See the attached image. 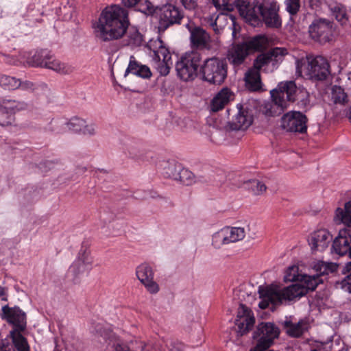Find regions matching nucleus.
<instances>
[{
    "mask_svg": "<svg viewBox=\"0 0 351 351\" xmlns=\"http://www.w3.org/2000/svg\"><path fill=\"white\" fill-rule=\"evenodd\" d=\"M130 21L128 10L119 5H111L104 9L95 26L96 36L104 42L118 40L126 34V46L138 47L143 36L136 28L128 29Z\"/></svg>",
    "mask_w": 351,
    "mask_h": 351,
    "instance_id": "f257e3e1",
    "label": "nucleus"
},
{
    "mask_svg": "<svg viewBox=\"0 0 351 351\" xmlns=\"http://www.w3.org/2000/svg\"><path fill=\"white\" fill-rule=\"evenodd\" d=\"M300 284H293L286 287L271 285L259 289L261 301L258 306L261 309L269 307V304L280 305L283 301H291L306 295L309 291H314L318 285L323 282L318 275H303Z\"/></svg>",
    "mask_w": 351,
    "mask_h": 351,
    "instance_id": "f03ea898",
    "label": "nucleus"
},
{
    "mask_svg": "<svg viewBox=\"0 0 351 351\" xmlns=\"http://www.w3.org/2000/svg\"><path fill=\"white\" fill-rule=\"evenodd\" d=\"M241 16L252 25L263 23L267 27L278 29L282 26L280 6L275 0H234Z\"/></svg>",
    "mask_w": 351,
    "mask_h": 351,
    "instance_id": "7ed1b4c3",
    "label": "nucleus"
},
{
    "mask_svg": "<svg viewBox=\"0 0 351 351\" xmlns=\"http://www.w3.org/2000/svg\"><path fill=\"white\" fill-rule=\"evenodd\" d=\"M303 89L304 88L298 87L294 81L280 82L276 88L270 91L272 101L265 106V114L267 116L280 115L295 101L299 91Z\"/></svg>",
    "mask_w": 351,
    "mask_h": 351,
    "instance_id": "20e7f679",
    "label": "nucleus"
},
{
    "mask_svg": "<svg viewBox=\"0 0 351 351\" xmlns=\"http://www.w3.org/2000/svg\"><path fill=\"white\" fill-rule=\"evenodd\" d=\"M267 41L265 36L258 35L241 43L235 44L228 51V59L234 66H239L250 53L265 49Z\"/></svg>",
    "mask_w": 351,
    "mask_h": 351,
    "instance_id": "39448f33",
    "label": "nucleus"
},
{
    "mask_svg": "<svg viewBox=\"0 0 351 351\" xmlns=\"http://www.w3.org/2000/svg\"><path fill=\"white\" fill-rule=\"evenodd\" d=\"M202 78L210 84L220 85L228 73V65L225 60L218 58L207 59L202 67Z\"/></svg>",
    "mask_w": 351,
    "mask_h": 351,
    "instance_id": "423d86ee",
    "label": "nucleus"
},
{
    "mask_svg": "<svg viewBox=\"0 0 351 351\" xmlns=\"http://www.w3.org/2000/svg\"><path fill=\"white\" fill-rule=\"evenodd\" d=\"M201 56L197 51L186 52L177 62L176 68L178 77L184 81H192L197 75Z\"/></svg>",
    "mask_w": 351,
    "mask_h": 351,
    "instance_id": "0eeeda50",
    "label": "nucleus"
},
{
    "mask_svg": "<svg viewBox=\"0 0 351 351\" xmlns=\"http://www.w3.org/2000/svg\"><path fill=\"white\" fill-rule=\"evenodd\" d=\"M249 225L246 227H225L213 235L212 244L215 248H220L223 245L241 241L250 231Z\"/></svg>",
    "mask_w": 351,
    "mask_h": 351,
    "instance_id": "6e6552de",
    "label": "nucleus"
},
{
    "mask_svg": "<svg viewBox=\"0 0 351 351\" xmlns=\"http://www.w3.org/2000/svg\"><path fill=\"white\" fill-rule=\"evenodd\" d=\"M335 32L333 22L325 19L315 20L308 28L311 38L321 44L331 42L334 38Z\"/></svg>",
    "mask_w": 351,
    "mask_h": 351,
    "instance_id": "1a4fd4ad",
    "label": "nucleus"
},
{
    "mask_svg": "<svg viewBox=\"0 0 351 351\" xmlns=\"http://www.w3.org/2000/svg\"><path fill=\"white\" fill-rule=\"evenodd\" d=\"M155 15L158 19L159 32L165 31L173 24L180 23L183 14L180 10L171 3L155 6Z\"/></svg>",
    "mask_w": 351,
    "mask_h": 351,
    "instance_id": "9d476101",
    "label": "nucleus"
},
{
    "mask_svg": "<svg viewBox=\"0 0 351 351\" xmlns=\"http://www.w3.org/2000/svg\"><path fill=\"white\" fill-rule=\"evenodd\" d=\"M93 258L90 256V251L87 247L84 248V245L79 252L77 258L70 266L68 272V278H71L74 284L80 282V276L85 271L91 269Z\"/></svg>",
    "mask_w": 351,
    "mask_h": 351,
    "instance_id": "9b49d317",
    "label": "nucleus"
},
{
    "mask_svg": "<svg viewBox=\"0 0 351 351\" xmlns=\"http://www.w3.org/2000/svg\"><path fill=\"white\" fill-rule=\"evenodd\" d=\"M28 105L22 101L3 99L0 103V125H11L15 121V113L25 110Z\"/></svg>",
    "mask_w": 351,
    "mask_h": 351,
    "instance_id": "f8f14e48",
    "label": "nucleus"
},
{
    "mask_svg": "<svg viewBox=\"0 0 351 351\" xmlns=\"http://www.w3.org/2000/svg\"><path fill=\"white\" fill-rule=\"evenodd\" d=\"M306 66L308 77L314 80H325L330 74V64L323 56L308 57Z\"/></svg>",
    "mask_w": 351,
    "mask_h": 351,
    "instance_id": "ddd939ff",
    "label": "nucleus"
},
{
    "mask_svg": "<svg viewBox=\"0 0 351 351\" xmlns=\"http://www.w3.org/2000/svg\"><path fill=\"white\" fill-rule=\"evenodd\" d=\"M308 119L299 111H291L281 118V127L287 132L305 133L307 130Z\"/></svg>",
    "mask_w": 351,
    "mask_h": 351,
    "instance_id": "4468645a",
    "label": "nucleus"
},
{
    "mask_svg": "<svg viewBox=\"0 0 351 351\" xmlns=\"http://www.w3.org/2000/svg\"><path fill=\"white\" fill-rule=\"evenodd\" d=\"M158 43L157 50H155V67L161 75H167L173 64L171 55L160 38H158Z\"/></svg>",
    "mask_w": 351,
    "mask_h": 351,
    "instance_id": "2eb2a0df",
    "label": "nucleus"
},
{
    "mask_svg": "<svg viewBox=\"0 0 351 351\" xmlns=\"http://www.w3.org/2000/svg\"><path fill=\"white\" fill-rule=\"evenodd\" d=\"M254 323L255 317L252 310L245 304H240L235 319V324L238 326V334L243 336L247 333Z\"/></svg>",
    "mask_w": 351,
    "mask_h": 351,
    "instance_id": "dca6fc26",
    "label": "nucleus"
},
{
    "mask_svg": "<svg viewBox=\"0 0 351 351\" xmlns=\"http://www.w3.org/2000/svg\"><path fill=\"white\" fill-rule=\"evenodd\" d=\"M287 53L286 49L280 47H275L267 52L261 53L254 60L253 67L260 71L270 62H272L274 65L276 64Z\"/></svg>",
    "mask_w": 351,
    "mask_h": 351,
    "instance_id": "f3484780",
    "label": "nucleus"
},
{
    "mask_svg": "<svg viewBox=\"0 0 351 351\" xmlns=\"http://www.w3.org/2000/svg\"><path fill=\"white\" fill-rule=\"evenodd\" d=\"M7 321L14 326L15 332H21L26 328V315L19 308H12L8 306L2 308Z\"/></svg>",
    "mask_w": 351,
    "mask_h": 351,
    "instance_id": "a211bd4d",
    "label": "nucleus"
},
{
    "mask_svg": "<svg viewBox=\"0 0 351 351\" xmlns=\"http://www.w3.org/2000/svg\"><path fill=\"white\" fill-rule=\"evenodd\" d=\"M186 27L190 32V40L193 47L206 48L210 42L209 34L202 27L187 23Z\"/></svg>",
    "mask_w": 351,
    "mask_h": 351,
    "instance_id": "6ab92c4d",
    "label": "nucleus"
},
{
    "mask_svg": "<svg viewBox=\"0 0 351 351\" xmlns=\"http://www.w3.org/2000/svg\"><path fill=\"white\" fill-rule=\"evenodd\" d=\"M332 249L335 252L343 256L347 252L350 256L351 251V234L348 229H342L339 232L338 236L332 243Z\"/></svg>",
    "mask_w": 351,
    "mask_h": 351,
    "instance_id": "aec40b11",
    "label": "nucleus"
},
{
    "mask_svg": "<svg viewBox=\"0 0 351 351\" xmlns=\"http://www.w3.org/2000/svg\"><path fill=\"white\" fill-rule=\"evenodd\" d=\"M332 240V235L326 229H319L311 234L310 245L311 249L316 251H323L328 247Z\"/></svg>",
    "mask_w": 351,
    "mask_h": 351,
    "instance_id": "412c9836",
    "label": "nucleus"
},
{
    "mask_svg": "<svg viewBox=\"0 0 351 351\" xmlns=\"http://www.w3.org/2000/svg\"><path fill=\"white\" fill-rule=\"evenodd\" d=\"M252 123V119L249 115L248 112L243 109L242 106L238 107V112L229 121L228 124L231 130H246Z\"/></svg>",
    "mask_w": 351,
    "mask_h": 351,
    "instance_id": "4be33fe9",
    "label": "nucleus"
},
{
    "mask_svg": "<svg viewBox=\"0 0 351 351\" xmlns=\"http://www.w3.org/2000/svg\"><path fill=\"white\" fill-rule=\"evenodd\" d=\"M136 275L141 282L151 293H154V271L147 263H143L136 269Z\"/></svg>",
    "mask_w": 351,
    "mask_h": 351,
    "instance_id": "5701e85b",
    "label": "nucleus"
},
{
    "mask_svg": "<svg viewBox=\"0 0 351 351\" xmlns=\"http://www.w3.org/2000/svg\"><path fill=\"white\" fill-rule=\"evenodd\" d=\"M282 326L285 333L292 338H300L308 330V324L302 319L294 323L291 319H287L282 322Z\"/></svg>",
    "mask_w": 351,
    "mask_h": 351,
    "instance_id": "b1692460",
    "label": "nucleus"
},
{
    "mask_svg": "<svg viewBox=\"0 0 351 351\" xmlns=\"http://www.w3.org/2000/svg\"><path fill=\"white\" fill-rule=\"evenodd\" d=\"M182 165L174 160L158 162V168L166 178L176 180Z\"/></svg>",
    "mask_w": 351,
    "mask_h": 351,
    "instance_id": "393cba45",
    "label": "nucleus"
},
{
    "mask_svg": "<svg viewBox=\"0 0 351 351\" xmlns=\"http://www.w3.org/2000/svg\"><path fill=\"white\" fill-rule=\"evenodd\" d=\"M52 58L51 51L48 49H40L31 52L27 58V63L33 67H45L47 60Z\"/></svg>",
    "mask_w": 351,
    "mask_h": 351,
    "instance_id": "a878e982",
    "label": "nucleus"
},
{
    "mask_svg": "<svg viewBox=\"0 0 351 351\" xmlns=\"http://www.w3.org/2000/svg\"><path fill=\"white\" fill-rule=\"evenodd\" d=\"M333 220L336 224L351 227V200L346 202L343 207L336 208Z\"/></svg>",
    "mask_w": 351,
    "mask_h": 351,
    "instance_id": "bb28decb",
    "label": "nucleus"
},
{
    "mask_svg": "<svg viewBox=\"0 0 351 351\" xmlns=\"http://www.w3.org/2000/svg\"><path fill=\"white\" fill-rule=\"evenodd\" d=\"M132 73L142 78H149L152 73L150 69L136 60L135 58L132 56L130 58L128 66L125 71V75Z\"/></svg>",
    "mask_w": 351,
    "mask_h": 351,
    "instance_id": "cd10ccee",
    "label": "nucleus"
},
{
    "mask_svg": "<svg viewBox=\"0 0 351 351\" xmlns=\"http://www.w3.org/2000/svg\"><path fill=\"white\" fill-rule=\"evenodd\" d=\"M328 98L330 104L335 106H344L349 101L348 95L345 90L337 85H333L330 87L328 92Z\"/></svg>",
    "mask_w": 351,
    "mask_h": 351,
    "instance_id": "c85d7f7f",
    "label": "nucleus"
},
{
    "mask_svg": "<svg viewBox=\"0 0 351 351\" xmlns=\"http://www.w3.org/2000/svg\"><path fill=\"white\" fill-rule=\"evenodd\" d=\"M232 93L228 88H222L212 99L210 104V110L212 112H217L223 109L230 101Z\"/></svg>",
    "mask_w": 351,
    "mask_h": 351,
    "instance_id": "c756f323",
    "label": "nucleus"
},
{
    "mask_svg": "<svg viewBox=\"0 0 351 351\" xmlns=\"http://www.w3.org/2000/svg\"><path fill=\"white\" fill-rule=\"evenodd\" d=\"M245 80L248 88L251 90L256 91L261 88L259 70L252 68L245 73Z\"/></svg>",
    "mask_w": 351,
    "mask_h": 351,
    "instance_id": "7c9ffc66",
    "label": "nucleus"
},
{
    "mask_svg": "<svg viewBox=\"0 0 351 351\" xmlns=\"http://www.w3.org/2000/svg\"><path fill=\"white\" fill-rule=\"evenodd\" d=\"M19 88L23 90L31 92L36 95L44 94L48 90L47 85L45 83L32 82L28 80H20Z\"/></svg>",
    "mask_w": 351,
    "mask_h": 351,
    "instance_id": "2f4dec72",
    "label": "nucleus"
},
{
    "mask_svg": "<svg viewBox=\"0 0 351 351\" xmlns=\"http://www.w3.org/2000/svg\"><path fill=\"white\" fill-rule=\"evenodd\" d=\"M14 347L17 351H29V346L25 337L21 332H10Z\"/></svg>",
    "mask_w": 351,
    "mask_h": 351,
    "instance_id": "473e14b6",
    "label": "nucleus"
},
{
    "mask_svg": "<svg viewBox=\"0 0 351 351\" xmlns=\"http://www.w3.org/2000/svg\"><path fill=\"white\" fill-rule=\"evenodd\" d=\"M45 68L53 70L62 74H67L71 71L69 66L53 58L50 60H47V62H45Z\"/></svg>",
    "mask_w": 351,
    "mask_h": 351,
    "instance_id": "72a5a7b5",
    "label": "nucleus"
},
{
    "mask_svg": "<svg viewBox=\"0 0 351 351\" xmlns=\"http://www.w3.org/2000/svg\"><path fill=\"white\" fill-rule=\"evenodd\" d=\"M90 330L91 332L97 334L105 339L110 337V333L112 332L108 324H104L100 322H92Z\"/></svg>",
    "mask_w": 351,
    "mask_h": 351,
    "instance_id": "f704fd0d",
    "label": "nucleus"
},
{
    "mask_svg": "<svg viewBox=\"0 0 351 351\" xmlns=\"http://www.w3.org/2000/svg\"><path fill=\"white\" fill-rule=\"evenodd\" d=\"M330 10L336 20L343 25L348 21V16L346 8L342 5H335L331 7Z\"/></svg>",
    "mask_w": 351,
    "mask_h": 351,
    "instance_id": "c9c22d12",
    "label": "nucleus"
},
{
    "mask_svg": "<svg viewBox=\"0 0 351 351\" xmlns=\"http://www.w3.org/2000/svg\"><path fill=\"white\" fill-rule=\"evenodd\" d=\"M176 180L184 185L190 186L195 182V177L191 171L182 167V169L179 171Z\"/></svg>",
    "mask_w": 351,
    "mask_h": 351,
    "instance_id": "e433bc0d",
    "label": "nucleus"
},
{
    "mask_svg": "<svg viewBox=\"0 0 351 351\" xmlns=\"http://www.w3.org/2000/svg\"><path fill=\"white\" fill-rule=\"evenodd\" d=\"M19 79L6 75H0V86L5 89L15 90L19 88Z\"/></svg>",
    "mask_w": 351,
    "mask_h": 351,
    "instance_id": "4c0bfd02",
    "label": "nucleus"
},
{
    "mask_svg": "<svg viewBox=\"0 0 351 351\" xmlns=\"http://www.w3.org/2000/svg\"><path fill=\"white\" fill-rule=\"evenodd\" d=\"M313 268L317 273L316 275H318L320 278L321 276L335 271L337 269V265L332 263L319 261L315 264Z\"/></svg>",
    "mask_w": 351,
    "mask_h": 351,
    "instance_id": "58836bf2",
    "label": "nucleus"
},
{
    "mask_svg": "<svg viewBox=\"0 0 351 351\" xmlns=\"http://www.w3.org/2000/svg\"><path fill=\"white\" fill-rule=\"evenodd\" d=\"M227 19L228 16L221 14L217 15L215 19H213V17H210L209 19H208L207 23H208L209 26L213 28L216 34H220L221 32L223 30L222 23L227 21Z\"/></svg>",
    "mask_w": 351,
    "mask_h": 351,
    "instance_id": "ea45409f",
    "label": "nucleus"
},
{
    "mask_svg": "<svg viewBox=\"0 0 351 351\" xmlns=\"http://www.w3.org/2000/svg\"><path fill=\"white\" fill-rule=\"evenodd\" d=\"M293 104L301 109L306 108L310 106V95L309 93L304 88L302 91H299L298 97L295 99Z\"/></svg>",
    "mask_w": 351,
    "mask_h": 351,
    "instance_id": "a19ab883",
    "label": "nucleus"
},
{
    "mask_svg": "<svg viewBox=\"0 0 351 351\" xmlns=\"http://www.w3.org/2000/svg\"><path fill=\"white\" fill-rule=\"evenodd\" d=\"M66 127L69 130L73 132H82V128L85 126V120L77 117H74L70 119L66 123Z\"/></svg>",
    "mask_w": 351,
    "mask_h": 351,
    "instance_id": "79ce46f5",
    "label": "nucleus"
},
{
    "mask_svg": "<svg viewBox=\"0 0 351 351\" xmlns=\"http://www.w3.org/2000/svg\"><path fill=\"white\" fill-rule=\"evenodd\" d=\"M302 274H299L298 267L293 265L287 269L284 278L286 282H300L302 279Z\"/></svg>",
    "mask_w": 351,
    "mask_h": 351,
    "instance_id": "37998d69",
    "label": "nucleus"
},
{
    "mask_svg": "<svg viewBox=\"0 0 351 351\" xmlns=\"http://www.w3.org/2000/svg\"><path fill=\"white\" fill-rule=\"evenodd\" d=\"M287 12L291 16L296 15L300 9V0H285Z\"/></svg>",
    "mask_w": 351,
    "mask_h": 351,
    "instance_id": "c03bdc74",
    "label": "nucleus"
},
{
    "mask_svg": "<svg viewBox=\"0 0 351 351\" xmlns=\"http://www.w3.org/2000/svg\"><path fill=\"white\" fill-rule=\"evenodd\" d=\"M250 189L254 195H259L265 192L267 187L265 184L259 180H252L250 182Z\"/></svg>",
    "mask_w": 351,
    "mask_h": 351,
    "instance_id": "a18cd8bd",
    "label": "nucleus"
},
{
    "mask_svg": "<svg viewBox=\"0 0 351 351\" xmlns=\"http://www.w3.org/2000/svg\"><path fill=\"white\" fill-rule=\"evenodd\" d=\"M230 0H212L213 3L217 8L231 11L233 10V5L230 3Z\"/></svg>",
    "mask_w": 351,
    "mask_h": 351,
    "instance_id": "49530a36",
    "label": "nucleus"
},
{
    "mask_svg": "<svg viewBox=\"0 0 351 351\" xmlns=\"http://www.w3.org/2000/svg\"><path fill=\"white\" fill-rule=\"evenodd\" d=\"M97 130V126L94 123L86 124L85 122V126L83 127L82 132L84 135L92 136L95 134Z\"/></svg>",
    "mask_w": 351,
    "mask_h": 351,
    "instance_id": "de8ad7c7",
    "label": "nucleus"
},
{
    "mask_svg": "<svg viewBox=\"0 0 351 351\" xmlns=\"http://www.w3.org/2000/svg\"><path fill=\"white\" fill-rule=\"evenodd\" d=\"M342 288L351 293V273L346 276L341 282Z\"/></svg>",
    "mask_w": 351,
    "mask_h": 351,
    "instance_id": "09e8293b",
    "label": "nucleus"
},
{
    "mask_svg": "<svg viewBox=\"0 0 351 351\" xmlns=\"http://www.w3.org/2000/svg\"><path fill=\"white\" fill-rule=\"evenodd\" d=\"M182 5L186 9L193 10L197 6V3L195 0H181Z\"/></svg>",
    "mask_w": 351,
    "mask_h": 351,
    "instance_id": "8fccbe9b",
    "label": "nucleus"
},
{
    "mask_svg": "<svg viewBox=\"0 0 351 351\" xmlns=\"http://www.w3.org/2000/svg\"><path fill=\"white\" fill-rule=\"evenodd\" d=\"M154 107V102L152 97H147L143 104V108L147 111H152Z\"/></svg>",
    "mask_w": 351,
    "mask_h": 351,
    "instance_id": "3c124183",
    "label": "nucleus"
},
{
    "mask_svg": "<svg viewBox=\"0 0 351 351\" xmlns=\"http://www.w3.org/2000/svg\"><path fill=\"white\" fill-rule=\"evenodd\" d=\"M121 1H122V3L123 4V5L125 7H128V8H132V7L135 6L140 1V0H121Z\"/></svg>",
    "mask_w": 351,
    "mask_h": 351,
    "instance_id": "603ef678",
    "label": "nucleus"
},
{
    "mask_svg": "<svg viewBox=\"0 0 351 351\" xmlns=\"http://www.w3.org/2000/svg\"><path fill=\"white\" fill-rule=\"evenodd\" d=\"M344 270H346L348 272L351 273V261L348 262L344 267Z\"/></svg>",
    "mask_w": 351,
    "mask_h": 351,
    "instance_id": "864d4df0",
    "label": "nucleus"
},
{
    "mask_svg": "<svg viewBox=\"0 0 351 351\" xmlns=\"http://www.w3.org/2000/svg\"><path fill=\"white\" fill-rule=\"evenodd\" d=\"M0 351H8V346L3 342H0Z\"/></svg>",
    "mask_w": 351,
    "mask_h": 351,
    "instance_id": "5fc2aeb1",
    "label": "nucleus"
},
{
    "mask_svg": "<svg viewBox=\"0 0 351 351\" xmlns=\"http://www.w3.org/2000/svg\"><path fill=\"white\" fill-rule=\"evenodd\" d=\"M230 25L232 26V27H233L232 36L234 38H236V28H235V24H234V22L233 21V20H231Z\"/></svg>",
    "mask_w": 351,
    "mask_h": 351,
    "instance_id": "6e6d98bb",
    "label": "nucleus"
},
{
    "mask_svg": "<svg viewBox=\"0 0 351 351\" xmlns=\"http://www.w3.org/2000/svg\"><path fill=\"white\" fill-rule=\"evenodd\" d=\"M5 290L3 287H0V297H5Z\"/></svg>",
    "mask_w": 351,
    "mask_h": 351,
    "instance_id": "4d7b16f0",
    "label": "nucleus"
},
{
    "mask_svg": "<svg viewBox=\"0 0 351 351\" xmlns=\"http://www.w3.org/2000/svg\"><path fill=\"white\" fill-rule=\"evenodd\" d=\"M158 351H166V350L164 346H160V348H158Z\"/></svg>",
    "mask_w": 351,
    "mask_h": 351,
    "instance_id": "13d9d810",
    "label": "nucleus"
},
{
    "mask_svg": "<svg viewBox=\"0 0 351 351\" xmlns=\"http://www.w3.org/2000/svg\"><path fill=\"white\" fill-rule=\"evenodd\" d=\"M52 162L51 161H47L45 164L47 165H50Z\"/></svg>",
    "mask_w": 351,
    "mask_h": 351,
    "instance_id": "bf43d9fd",
    "label": "nucleus"
},
{
    "mask_svg": "<svg viewBox=\"0 0 351 351\" xmlns=\"http://www.w3.org/2000/svg\"><path fill=\"white\" fill-rule=\"evenodd\" d=\"M158 286H157V285H155V289H154L155 293H156V291H158Z\"/></svg>",
    "mask_w": 351,
    "mask_h": 351,
    "instance_id": "052dcab7",
    "label": "nucleus"
},
{
    "mask_svg": "<svg viewBox=\"0 0 351 351\" xmlns=\"http://www.w3.org/2000/svg\"><path fill=\"white\" fill-rule=\"evenodd\" d=\"M53 351H60L57 346L55 347Z\"/></svg>",
    "mask_w": 351,
    "mask_h": 351,
    "instance_id": "680f3d73",
    "label": "nucleus"
},
{
    "mask_svg": "<svg viewBox=\"0 0 351 351\" xmlns=\"http://www.w3.org/2000/svg\"><path fill=\"white\" fill-rule=\"evenodd\" d=\"M311 351H319V349H315H315H312Z\"/></svg>",
    "mask_w": 351,
    "mask_h": 351,
    "instance_id": "e2e57ef3",
    "label": "nucleus"
},
{
    "mask_svg": "<svg viewBox=\"0 0 351 351\" xmlns=\"http://www.w3.org/2000/svg\"><path fill=\"white\" fill-rule=\"evenodd\" d=\"M2 300H7V299L5 298H2Z\"/></svg>",
    "mask_w": 351,
    "mask_h": 351,
    "instance_id": "0e129e2a",
    "label": "nucleus"
}]
</instances>
